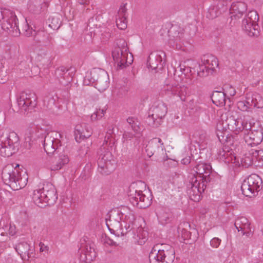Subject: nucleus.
I'll list each match as a JSON object with an SVG mask.
<instances>
[{"mask_svg": "<svg viewBox=\"0 0 263 263\" xmlns=\"http://www.w3.org/2000/svg\"><path fill=\"white\" fill-rule=\"evenodd\" d=\"M61 134L56 131L48 132L44 138V148L48 154H58L54 156L50 166L51 171H58L68 164L69 159L64 152H60L59 146H61Z\"/></svg>", "mask_w": 263, "mask_h": 263, "instance_id": "f257e3e1", "label": "nucleus"}, {"mask_svg": "<svg viewBox=\"0 0 263 263\" xmlns=\"http://www.w3.org/2000/svg\"><path fill=\"white\" fill-rule=\"evenodd\" d=\"M2 178L4 183L9 185L13 190H18L24 187L28 181V175L25 171H20L19 165L15 167L8 164L3 169Z\"/></svg>", "mask_w": 263, "mask_h": 263, "instance_id": "f03ea898", "label": "nucleus"}, {"mask_svg": "<svg viewBox=\"0 0 263 263\" xmlns=\"http://www.w3.org/2000/svg\"><path fill=\"white\" fill-rule=\"evenodd\" d=\"M57 199L55 188L51 183L44 184L42 189L35 190L32 195L34 203L40 208L53 204Z\"/></svg>", "mask_w": 263, "mask_h": 263, "instance_id": "7ed1b4c3", "label": "nucleus"}, {"mask_svg": "<svg viewBox=\"0 0 263 263\" xmlns=\"http://www.w3.org/2000/svg\"><path fill=\"white\" fill-rule=\"evenodd\" d=\"M175 256L174 248L166 243L157 244L149 254L150 263H173Z\"/></svg>", "mask_w": 263, "mask_h": 263, "instance_id": "20e7f679", "label": "nucleus"}, {"mask_svg": "<svg viewBox=\"0 0 263 263\" xmlns=\"http://www.w3.org/2000/svg\"><path fill=\"white\" fill-rule=\"evenodd\" d=\"M97 154L98 171L103 175H109L116 169L117 160L109 148L104 144L99 149Z\"/></svg>", "mask_w": 263, "mask_h": 263, "instance_id": "39448f33", "label": "nucleus"}, {"mask_svg": "<svg viewBox=\"0 0 263 263\" xmlns=\"http://www.w3.org/2000/svg\"><path fill=\"white\" fill-rule=\"evenodd\" d=\"M145 188L144 182L139 181L132 183L129 187L128 196L130 203L139 209H145L151 204L152 199L146 196L140 190V186Z\"/></svg>", "mask_w": 263, "mask_h": 263, "instance_id": "423d86ee", "label": "nucleus"}, {"mask_svg": "<svg viewBox=\"0 0 263 263\" xmlns=\"http://www.w3.org/2000/svg\"><path fill=\"white\" fill-rule=\"evenodd\" d=\"M0 130V152L4 157H9L15 153L19 148V137L14 132H10L4 137Z\"/></svg>", "mask_w": 263, "mask_h": 263, "instance_id": "0eeeda50", "label": "nucleus"}, {"mask_svg": "<svg viewBox=\"0 0 263 263\" xmlns=\"http://www.w3.org/2000/svg\"><path fill=\"white\" fill-rule=\"evenodd\" d=\"M117 45V47L112 52V56L115 63L117 64V69H123L132 64L133 59L132 57L128 59V48L124 40H118Z\"/></svg>", "mask_w": 263, "mask_h": 263, "instance_id": "6e6552de", "label": "nucleus"}, {"mask_svg": "<svg viewBox=\"0 0 263 263\" xmlns=\"http://www.w3.org/2000/svg\"><path fill=\"white\" fill-rule=\"evenodd\" d=\"M95 84V87L100 91H103L109 86V77L107 72L102 69H95L90 73V76H86L84 80V83L88 85L90 83Z\"/></svg>", "mask_w": 263, "mask_h": 263, "instance_id": "1a4fd4ad", "label": "nucleus"}, {"mask_svg": "<svg viewBox=\"0 0 263 263\" xmlns=\"http://www.w3.org/2000/svg\"><path fill=\"white\" fill-rule=\"evenodd\" d=\"M167 112V106L163 102L155 103L150 108L148 115L146 119V122L150 126L158 127Z\"/></svg>", "mask_w": 263, "mask_h": 263, "instance_id": "9d476101", "label": "nucleus"}, {"mask_svg": "<svg viewBox=\"0 0 263 263\" xmlns=\"http://www.w3.org/2000/svg\"><path fill=\"white\" fill-rule=\"evenodd\" d=\"M262 179L258 175L251 174L242 183V193L247 197L255 196L262 188Z\"/></svg>", "mask_w": 263, "mask_h": 263, "instance_id": "9b49d317", "label": "nucleus"}, {"mask_svg": "<svg viewBox=\"0 0 263 263\" xmlns=\"http://www.w3.org/2000/svg\"><path fill=\"white\" fill-rule=\"evenodd\" d=\"M37 97L33 92H21L17 98L18 107L21 112L31 111L36 106Z\"/></svg>", "mask_w": 263, "mask_h": 263, "instance_id": "f8f14e48", "label": "nucleus"}, {"mask_svg": "<svg viewBox=\"0 0 263 263\" xmlns=\"http://www.w3.org/2000/svg\"><path fill=\"white\" fill-rule=\"evenodd\" d=\"M165 94L176 97L177 100L185 101L187 96L189 95V88L184 85L175 84H167L163 88Z\"/></svg>", "mask_w": 263, "mask_h": 263, "instance_id": "ddd939ff", "label": "nucleus"}, {"mask_svg": "<svg viewBox=\"0 0 263 263\" xmlns=\"http://www.w3.org/2000/svg\"><path fill=\"white\" fill-rule=\"evenodd\" d=\"M189 189L187 190V193L191 199V200L195 201L198 202L201 199V194L205 190V186L204 184L201 185L198 183L197 177L193 175L191 178L189 182Z\"/></svg>", "mask_w": 263, "mask_h": 263, "instance_id": "4468645a", "label": "nucleus"}, {"mask_svg": "<svg viewBox=\"0 0 263 263\" xmlns=\"http://www.w3.org/2000/svg\"><path fill=\"white\" fill-rule=\"evenodd\" d=\"M124 213L122 209H116L111 211L109 213L108 219H106V226L111 233H114V229H118L122 227L121 223L122 219H123Z\"/></svg>", "mask_w": 263, "mask_h": 263, "instance_id": "2eb2a0df", "label": "nucleus"}, {"mask_svg": "<svg viewBox=\"0 0 263 263\" xmlns=\"http://www.w3.org/2000/svg\"><path fill=\"white\" fill-rule=\"evenodd\" d=\"M162 55H165V53L162 51L151 52L147 61L148 66L152 69L162 70L165 62L162 59Z\"/></svg>", "mask_w": 263, "mask_h": 263, "instance_id": "dca6fc26", "label": "nucleus"}, {"mask_svg": "<svg viewBox=\"0 0 263 263\" xmlns=\"http://www.w3.org/2000/svg\"><path fill=\"white\" fill-rule=\"evenodd\" d=\"M75 71L76 70L73 67H71L67 69L64 66H61L55 70V74L60 83L63 85H67L71 82Z\"/></svg>", "mask_w": 263, "mask_h": 263, "instance_id": "f3484780", "label": "nucleus"}, {"mask_svg": "<svg viewBox=\"0 0 263 263\" xmlns=\"http://www.w3.org/2000/svg\"><path fill=\"white\" fill-rule=\"evenodd\" d=\"M183 29L179 26H172L168 30L169 36V44L173 47L176 46L177 49H181V46L178 42H180L181 38L183 37Z\"/></svg>", "mask_w": 263, "mask_h": 263, "instance_id": "a211bd4d", "label": "nucleus"}, {"mask_svg": "<svg viewBox=\"0 0 263 263\" xmlns=\"http://www.w3.org/2000/svg\"><path fill=\"white\" fill-rule=\"evenodd\" d=\"M164 148L163 143L159 138H154L151 140L145 147V152L149 157L160 151L162 152Z\"/></svg>", "mask_w": 263, "mask_h": 263, "instance_id": "6ab92c4d", "label": "nucleus"}, {"mask_svg": "<svg viewBox=\"0 0 263 263\" xmlns=\"http://www.w3.org/2000/svg\"><path fill=\"white\" fill-rule=\"evenodd\" d=\"M230 13L232 14V18L238 19L245 15L247 11V5L244 2H237L233 3L229 9Z\"/></svg>", "mask_w": 263, "mask_h": 263, "instance_id": "aec40b11", "label": "nucleus"}, {"mask_svg": "<svg viewBox=\"0 0 263 263\" xmlns=\"http://www.w3.org/2000/svg\"><path fill=\"white\" fill-rule=\"evenodd\" d=\"M79 250L81 251V259L86 262H90L96 257L95 249L90 244H82Z\"/></svg>", "mask_w": 263, "mask_h": 263, "instance_id": "412c9836", "label": "nucleus"}, {"mask_svg": "<svg viewBox=\"0 0 263 263\" xmlns=\"http://www.w3.org/2000/svg\"><path fill=\"white\" fill-rule=\"evenodd\" d=\"M242 29L250 36H258L259 35V27L257 23L243 18L242 21Z\"/></svg>", "mask_w": 263, "mask_h": 263, "instance_id": "4be33fe9", "label": "nucleus"}, {"mask_svg": "<svg viewBox=\"0 0 263 263\" xmlns=\"http://www.w3.org/2000/svg\"><path fill=\"white\" fill-rule=\"evenodd\" d=\"M225 2L218 4L216 6H211L206 13V17L209 19H214L223 13L227 12L229 9Z\"/></svg>", "mask_w": 263, "mask_h": 263, "instance_id": "5701e85b", "label": "nucleus"}, {"mask_svg": "<svg viewBox=\"0 0 263 263\" xmlns=\"http://www.w3.org/2000/svg\"><path fill=\"white\" fill-rule=\"evenodd\" d=\"M245 140L248 145L251 146L259 144L263 140V131L245 133Z\"/></svg>", "mask_w": 263, "mask_h": 263, "instance_id": "b1692460", "label": "nucleus"}, {"mask_svg": "<svg viewBox=\"0 0 263 263\" xmlns=\"http://www.w3.org/2000/svg\"><path fill=\"white\" fill-rule=\"evenodd\" d=\"M92 134V129L88 125L84 124L82 125H77L75 128V139L77 142H79V140L81 139H87L91 136Z\"/></svg>", "mask_w": 263, "mask_h": 263, "instance_id": "393cba45", "label": "nucleus"}, {"mask_svg": "<svg viewBox=\"0 0 263 263\" xmlns=\"http://www.w3.org/2000/svg\"><path fill=\"white\" fill-rule=\"evenodd\" d=\"M250 121V115L249 111L247 113L243 115V118L240 117L237 122L236 126H235V128L233 132L235 133V134H237L239 132L245 130V131H248V129L250 128V124H248V122Z\"/></svg>", "mask_w": 263, "mask_h": 263, "instance_id": "a878e982", "label": "nucleus"}, {"mask_svg": "<svg viewBox=\"0 0 263 263\" xmlns=\"http://www.w3.org/2000/svg\"><path fill=\"white\" fill-rule=\"evenodd\" d=\"M49 4L45 0H30L29 9L34 13H39L45 10Z\"/></svg>", "mask_w": 263, "mask_h": 263, "instance_id": "bb28decb", "label": "nucleus"}, {"mask_svg": "<svg viewBox=\"0 0 263 263\" xmlns=\"http://www.w3.org/2000/svg\"><path fill=\"white\" fill-rule=\"evenodd\" d=\"M235 227L236 229L238 230V231H241L242 235H246L248 236H249L251 234V231H246L247 229L249 228V224L248 223V220L247 218L241 217L238 218L236 220L234 223Z\"/></svg>", "mask_w": 263, "mask_h": 263, "instance_id": "cd10ccee", "label": "nucleus"}, {"mask_svg": "<svg viewBox=\"0 0 263 263\" xmlns=\"http://www.w3.org/2000/svg\"><path fill=\"white\" fill-rule=\"evenodd\" d=\"M211 97L213 103L217 106H223L227 103L226 93L223 91H214Z\"/></svg>", "mask_w": 263, "mask_h": 263, "instance_id": "c85d7f7f", "label": "nucleus"}, {"mask_svg": "<svg viewBox=\"0 0 263 263\" xmlns=\"http://www.w3.org/2000/svg\"><path fill=\"white\" fill-rule=\"evenodd\" d=\"M235 119V117L231 115L230 112H228L224 115H222V120L223 126H224L225 127H227L229 129L233 132L235 126L234 125Z\"/></svg>", "mask_w": 263, "mask_h": 263, "instance_id": "c756f323", "label": "nucleus"}, {"mask_svg": "<svg viewBox=\"0 0 263 263\" xmlns=\"http://www.w3.org/2000/svg\"><path fill=\"white\" fill-rule=\"evenodd\" d=\"M29 245L27 242H22L16 246V250L23 259H28L29 256Z\"/></svg>", "mask_w": 263, "mask_h": 263, "instance_id": "7c9ffc66", "label": "nucleus"}, {"mask_svg": "<svg viewBox=\"0 0 263 263\" xmlns=\"http://www.w3.org/2000/svg\"><path fill=\"white\" fill-rule=\"evenodd\" d=\"M36 41L41 43L42 45L47 46L49 45L51 37L49 34L44 31H41L37 33L35 36Z\"/></svg>", "mask_w": 263, "mask_h": 263, "instance_id": "2f4dec72", "label": "nucleus"}, {"mask_svg": "<svg viewBox=\"0 0 263 263\" xmlns=\"http://www.w3.org/2000/svg\"><path fill=\"white\" fill-rule=\"evenodd\" d=\"M195 167L196 173L199 176H203L204 174L211 173L212 167L211 165L204 163H201L197 164Z\"/></svg>", "mask_w": 263, "mask_h": 263, "instance_id": "473e14b6", "label": "nucleus"}, {"mask_svg": "<svg viewBox=\"0 0 263 263\" xmlns=\"http://www.w3.org/2000/svg\"><path fill=\"white\" fill-rule=\"evenodd\" d=\"M254 158H253V155H252L251 150L248 153L245 154L243 157L241 159V163L242 165L246 168L249 166L255 165Z\"/></svg>", "mask_w": 263, "mask_h": 263, "instance_id": "72a5a7b5", "label": "nucleus"}, {"mask_svg": "<svg viewBox=\"0 0 263 263\" xmlns=\"http://www.w3.org/2000/svg\"><path fill=\"white\" fill-rule=\"evenodd\" d=\"M190 227V226L188 223H183L180 224L178 228V231L181 237L185 239H191V233L184 227Z\"/></svg>", "mask_w": 263, "mask_h": 263, "instance_id": "f704fd0d", "label": "nucleus"}, {"mask_svg": "<svg viewBox=\"0 0 263 263\" xmlns=\"http://www.w3.org/2000/svg\"><path fill=\"white\" fill-rule=\"evenodd\" d=\"M252 155L254 158L255 166L263 165V150L251 149Z\"/></svg>", "mask_w": 263, "mask_h": 263, "instance_id": "c9c22d12", "label": "nucleus"}, {"mask_svg": "<svg viewBox=\"0 0 263 263\" xmlns=\"http://www.w3.org/2000/svg\"><path fill=\"white\" fill-rule=\"evenodd\" d=\"M122 211L124 213L123 219L122 220L128 224H133L135 220L134 214L127 209L124 208Z\"/></svg>", "mask_w": 263, "mask_h": 263, "instance_id": "e433bc0d", "label": "nucleus"}, {"mask_svg": "<svg viewBox=\"0 0 263 263\" xmlns=\"http://www.w3.org/2000/svg\"><path fill=\"white\" fill-rule=\"evenodd\" d=\"M251 97L253 98V106L257 108H262L263 107V99L262 97L257 93H250Z\"/></svg>", "mask_w": 263, "mask_h": 263, "instance_id": "4c0bfd02", "label": "nucleus"}, {"mask_svg": "<svg viewBox=\"0 0 263 263\" xmlns=\"http://www.w3.org/2000/svg\"><path fill=\"white\" fill-rule=\"evenodd\" d=\"M248 124H250V128L248 129L247 133H254L258 130L263 131V128L259 122H255V119L250 115V121L248 122Z\"/></svg>", "mask_w": 263, "mask_h": 263, "instance_id": "58836bf2", "label": "nucleus"}, {"mask_svg": "<svg viewBox=\"0 0 263 263\" xmlns=\"http://www.w3.org/2000/svg\"><path fill=\"white\" fill-rule=\"evenodd\" d=\"M217 155L218 158L225 163H229L231 160V157H230L231 153H230L228 149L226 150L224 148L219 149Z\"/></svg>", "mask_w": 263, "mask_h": 263, "instance_id": "ea45409f", "label": "nucleus"}, {"mask_svg": "<svg viewBox=\"0 0 263 263\" xmlns=\"http://www.w3.org/2000/svg\"><path fill=\"white\" fill-rule=\"evenodd\" d=\"M211 173H209L208 174H204L203 176H199L197 177L198 180V183L200 184L201 185H202V184L206 187V184L208 183H210L213 181V178L210 175Z\"/></svg>", "mask_w": 263, "mask_h": 263, "instance_id": "a19ab883", "label": "nucleus"}, {"mask_svg": "<svg viewBox=\"0 0 263 263\" xmlns=\"http://www.w3.org/2000/svg\"><path fill=\"white\" fill-rule=\"evenodd\" d=\"M244 18L247 20H250V21L257 23L259 20V16L256 11L252 10L249 11L248 13H246Z\"/></svg>", "mask_w": 263, "mask_h": 263, "instance_id": "79ce46f5", "label": "nucleus"}, {"mask_svg": "<svg viewBox=\"0 0 263 263\" xmlns=\"http://www.w3.org/2000/svg\"><path fill=\"white\" fill-rule=\"evenodd\" d=\"M199 70L197 72V75L200 77H205L209 76L210 74H212V72L208 70V68L206 66L199 65Z\"/></svg>", "mask_w": 263, "mask_h": 263, "instance_id": "37998d69", "label": "nucleus"}, {"mask_svg": "<svg viewBox=\"0 0 263 263\" xmlns=\"http://www.w3.org/2000/svg\"><path fill=\"white\" fill-rule=\"evenodd\" d=\"M223 91L226 93V96L229 95L233 97L236 94L235 88L229 84L224 85L222 88Z\"/></svg>", "mask_w": 263, "mask_h": 263, "instance_id": "c03bdc74", "label": "nucleus"}, {"mask_svg": "<svg viewBox=\"0 0 263 263\" xmlns=\"http://www.w3.org/2000/svg\"><path fill=\"white\" fill-rule=\"evenodd\" d=\"M170 217L171 214L164 212L160 213L159 215L158 216V219L162 224L167 223L169 221Z\"/></svg>", "mask_w": 263, "mask_h": 263, "instance_id": "a18cd8bd", "label": "nucleus"}, {"mask_svg": "<svg viewBox=\"0 0 263 263\" xmlns=\"http://www.w3.org/2000/svg\"><path fill=\"white\" fill-rule=\"evenodd\" d=\"M126 18L125 16H123L122 18L117 20L116 21L117 26L121 30H124L127 27V24L125 22Z\"/></svg>", "mask_w": 263, "mask_h": 263, "instance_id": "49530a36", "label": "nucleus"}, {"mask_svg": "<svg viewBox=\"0 0 263 263\" xmlns=\"http://www.w3.org/2000/svg\"><path fill=\"white\" fill-rule=\"evenodd\" d=\"M210 58V62H211V67L210 70H211V72L213 73L215 70V68L218 66V60L216 58L211 54V55H209Z\"/></svg>", "mask_w": 263, "mask_h": 263, "instance_id": "de8ad7c7", "label": "nucleus"}, {"mask_svg": "<svg viewBox=\"0 0 263 263\" xmlns=\"http://www.w3.org/2000/svg\"><path fill=\"white\" fill-rule=\"evenodd\" d=\"M209 55H211V54H205L202 57L201 61L202 64L201 65L206 66L208 70L211 71V70H210L211 62H210V58L208 57H209Z\"/></svg>", "mask_w": 263, "mask_h": 263, "instance_id": "09e8293b", "label": "nucleus"}, {"mask_svg": "<svg viewBox=\"0 0 263 263\" xmlns=\"http://www.w3.org/2000/svg\"><path fill=\"white\" fill-rule=\"evenodd\" d=\"M129 128H131L136 134L140 133L141 130V128L137 120L129 126Z\"/></svg>", "mask_w": 263, "mask_h": 263, "instance_id": "8fccbe9b", "label": "nucleus"}, {"mask_svg": "<svg viewBox=\"0 0 263 263\" xmlns=\"http://www.w3.org/2000/svg\"><path fill=\"white\" fill-rule=\"evenodd\" d=\"M26 27H27V28L26 29H25V32L24 33L25 35H26L27 36H30L31 35H34L33 34V32H34V34H35V36L36 35L37 33L35 32V30H33L32 28H30V27L28 26V24H26Z\"/></svg>", "mask_w": 263, "mask_h": 263, "instance_id": "3c124183", "label": "nucleus"}, {"mask_svg": "<svg viewBox=\"0 0 263 263\" xmlns=\"http://www.w3.org/2000/svg\"><path fill=\"white\" fill-rule=\"evenodd\" d=\"M114 130V126L112 125L109 126L108 128L105 138H107L109 139L110 138H113L114 136H115Z\"/></svg>", "mask_w": 263, "mask_h": 263, "instance_id": "603ef678", "label": "nucleus"}, {"mask_svg": "<svg viewBox=\"0 0 263 263\" xmlns=\"http://www.w3.org/2000/svg\"><path fill=\"white\" fill-rule=\"evenodd\" d=\"M33 141L32 140L31 136H27L25 138V146L28 148H30L31 145L32 144Z\"/></svg>", "mask_w": 263, "mask_h": 263, "instance_id": "864d4df0", "label": "nucleus"}, {"mask_svg": "<svg viewBox=\"0 0 263 263\" xmlns=\"http://www.w3.org/2000/svg\"><path fill=\"white\" fill-rule=\"evenodd\" d=\"M253 98L251 97V94L250 93H247L246 100L244 102L248 107L253 106Z\"/></svg>", "mask_w": 263, "mask_h": 263, "instance_id": "5fc2aeb1", "label": "nucleus"}, {"mask_svg": "<svg viewBox=\"0 0 263 263\" xmlns=\"http://www.w3.org/2000/svg\"><path fill=\"white\" fill-rule=\"evenodd\" d=\"M99 219L96 215H92L90 219V224L91 227H95L98 224Z\"/></svg>", "mask_w": 263, "mask_h": 263, "instance_id": "6e6d98bb", "label": "nucleus"}, {"mask_svg": "<svg viewBox=\"0 0 263 263\" xmlns=\"http://www.w3.org/2000/svg\"><path fill=\"white\" fill-rule=\"evenodd\" d=\"M221 242V240L218 238H214L210 241V245L214 248H217Z\"/></svg>", "mask_w": 263, "mask_h": 263, "instance_id": "4d7b16f0", "label": "nucleus"}, {"mask_svg": "<svg viewBox=\"0 0 263 263\" xmlns=\"http://www.w3.org/2000/svg\"><path fill=\"white\" fill-rule=\"evenodd\" d=\"M7 80L6 71H0V83L4 84Z\"/></svg>", "mask_w": 263, "mask_h": 263, "instance_id": "13d9d810", "label": "nucleus"}, {"mask_svg": "<svg viewBox=\"0 0 263 263\" xmlns=\"http://www.w3.org/2000/svg\"><path fill=\"white\" fill-rule=\"evenodd\" d=\"M134 137V134L128 131H125L124 134H123V138L126 140H130Z\"/></svg>", "mask_w": 263, "mask_h": 263, "instance_id": "bf43d9fd", "label": "nucleus"}, {"mask_svg": "<svg viewBox=\"0 0 263 263\" xmlns=\"http://www.w3.org/2000/svg\"><path fill=\"white\" fill-rule=\"evenodd\" d=\"M238 107L243 111H247L249 108L243 101H240L238 103Z\"/></svg>", "mask_w": 263, "mask_h": 263, "instance_id": "052dcab7", "label": "nucleus"}, {"mask_svg": "<svg viewBox=\"0 0 263 263\" xmlns=\"http://www.w3.org/2000/svg\"><path fill=\"white\" fill-rule=\"evenodd\" d=\"M132 224H128L125 223V225L124 226V228L125 229V231L123 230V228H122V232H121V234L122 235H124V234H126V233L128 231H130L132 230V228L131 227Z\"/></svg>", "mask_w": 263, "mask_h": 263, "instance_id": "680f3d73", "label": "nucleus"}, {"mask_svg": "<svg viewBox=\"0 0 263 263\" xmlns=\"http://www.w3.org/2000/svg\"><path fill=\"white\" fill-rule=\"evenodd\" d=\"M137 119L134 117H128L127 119V122L128 123V128H129V126L133 124L135 122H136Z\"/></svg>", "mask_w": 263, "mask_h": 263, "instance_id": "e2e57ef3", "label": "nucleus"}, {"mask_svg": "<svg viewBox=\"0 0 263 263\" xmlns=\"http://www.w3.org/2000/svg\"><path fill=\"white\" fill-rule=\"evenodd\" d=\"M191 162V157L189 156L185 158H184L181 160V163L184 165H187L190 163Z\"/></svg>", "mask_w": 263, "mask_h": 263, "instance_id": "0e129e2a", "label": "nucleus"}, {"mask_svg": "<svg viewBox=\"0 0 263 263\" xmlns=\"http://www.w3.org/2000/svg\"><path fill=\"white\" fill-rule=\"evenodd\" d=\"M6 228L9 227V234L13 236L15 234V227L14 226H12L11 225H9L8 226H6Z\"/></svg>", "mask_w": 263, "mask_h": 263, "instance_id": "69168bd1", "label": "nucleus"}, {"mask_svg": "<svg viewBox=\"0 0 263 263\" xmlns=\"http://www.w3.org/2000/svg\"><path fill=\"white\" fill-rule=\"evenodd\" d=\"M99 118H100L99 111H96L91 116V119L92 120H96Z\"/></svg>", "mask_w": 263, "mask_h": 263, "instance_id": "338daca9", "label": "nucleus"}, {"mask_svg": "<svg viewBox=\"0 0 263 263\" xmlns=\"http://www.w3.org/2000/svg\"><path fill=\"white\" fill-rule=\"evenodd\" d=\"M54 103L55 99L53 97H52L48 99L47 107H49V106H52V105H54Z\"/></svg>", "mask_w": 263, "mask_h": 263, "instance_id": "774afa93", "label": "nucleus"}]
</instances>
